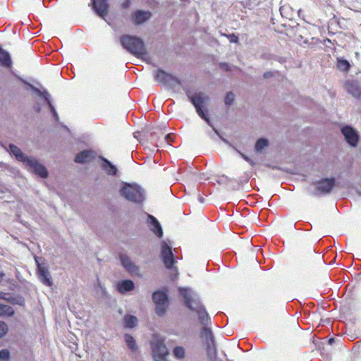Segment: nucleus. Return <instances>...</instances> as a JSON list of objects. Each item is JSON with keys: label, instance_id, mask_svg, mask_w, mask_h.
I'll use <instances>...</instances> for the list:
<instances>
[{"label": "nucleus", "instance_id": "nucleus-1", "mask_svg": "<svg viewBox=\"0 0 361 361\" xmlns=\"http://www.w3.org/2000/svg\"><path fill=\"white\" fill-rule=\"evenodd\" d=\"M179 292L185 300V305L197 313L200 324L204 326L201 331V336L206 345L214 343V335L208 326L211 324V320L205 308L200 303L198 295L188 288H179Z\"/></svg>", "mask_w": 361, "mask_h": 361}, {"label": "nucleus", "instance_id": "nucleus-2", "mask_svg": "<svg viewBox=\"0 0 361 361\" xmlns=\"http://www.w3.org/2000/svg\"><path fill=\"white\" fill-rule=\"evenodd\" d=\"M123 47L137 58H142L147 54V50L142 39L135 36L123 35L120 39Z\"/></svg>", "mask_w": 361, "mask_h": 361}, {"label": "nucleus", "instance_id": "nucleus-3", "mask_svg": "<svg viewBox=\"0 0 361 361\" xmlns=\"http://www.w3.org/2000/svg\"><path fill=\"white\" fill-rule=\"evenodd\" d=\"M188 99L191 102L195 108L197 115L204 119L209 126L212 127V123L205 114L203 108L207 104L209 101V97L203 92H199L191 94L190 92H186Z\"/></svg>", "mask_w": 361, "mask_h": 361}, {"label": "nucleus", "instance_id": "nucleus-4", "mask_svg": "<svg viewBox=\"0 0 361 361\" xmlns=\"http://www.w3.org/2000/svg\"><path fill=\"white\" fill-rule=\"evenodd\" d=\"M120 193L126 200L135 203H142L145 200L143 189L135 183H125L120 189Z\"/></svg>", "mask_w": 361, "mask_h": 361}, {"label": "nucleus", "instance_id": "nucleus-5", "mask_svg": "<svg viewBox=\"0 0 361 361\" xmlns=\"http://www.w3.org/2000/svg\"><path fill=\"white\" fill-rule=\"evenodd\" d=\"M154 78L157 82L170 89H174L181 85L180 79L161 68L154 71Z\"/></svg>", "mask_w": 361, "mask_h": 361}, {"label": "nucleus", "instance_id": "nucleus-6", "mask_svg": "<svg viewBox=\"0 0 361 361\" xmlns=\"http://www.w3.org/2000/svg\"><path fill=\"white\" fill-rule=\"evenodd\" d=\"M161 256L166 268L173 269L175 271V276L178 275L176 267H173L174 257L171 250V247L166 241H162L161 244Z\"/></svg>", "mask_w": 361, "mask_h": 361}, {"label": "nucleus", "instance_id": "nucleus-7", "mask_svg": "<svg viewBox=\"0 0 361 361\" xmlns=\"http://www.w3.org/2000/svg\"><path fill=\"white\" fill-rule=\"evenodd\" d=\"M151 347L156 361L164 359L168 355V349L164 343V341L159 336L153 337L151 341Z\"/></svg>", "mask_w": 361, "mask_h": 361}, {"label": "nucleus", "instance_id": "nucleus-8", "mask_svg": "<svg viewBox=\"0 0 361 361\" xmlns=\"http://www.w3.org/2000/svg\"><path fill=\"white\" fill-rule=\"evenodd\" d=\"M152 300L156 304V313L159 316H163L166 312L168 303V296L166 293L157 290L152 294Z\"/></svg>", "mask_w": 361, "mask_h": 361}, {"label": "nucleus", "instance_id": "nucleus-9", "mask_svg": "<svg viewBox=\"0 0 361 361\" xmlns=\"http://www.w3.org/2000/svg\"><path fill=\"white\" fill-rule=\"evenodd\" d=\"M25 165L28 167L29 171L41 178H45L48 176V171L46 168L35 158L30 157Z\"/></svg>", "mask_w": 361, "mask_h": 361}, {"label": "nucleus", "instance_id": "nucleus-10", "mask_svg": "<svg viewBox=\"0 0 361 361\" xmlns=\"http://www.w3.org/2000/svg\"><path fill=\"white\" fill-rule=\"evenodd\" d=\"M31 90L35 92L38 96L42 97L44 100V102L47 103V104L49 106L51 112L53 114V116L55 118L56 121L59 120V115L57 112L56 111L55 108L54 107L53 104H51V99H50V95L49 92L47 90L41 91L39 89L35 87L31 84L27 83Z\"/></svg>", "mask_w": 361, "mask_h": 361}, {"label": "nucleus", "instance_id": "nucleus-11", "mask_svg": "<svg viewBox=\"0 0 361 361\" xmlns=\"http://www.w3.org/2000/svg\"><path fill=\"white\" fill-rule=\"evenodd\" d=\"M341 133L343 135L346 142L352 147L357 145L359 135L357 131L351 126H345L341 128Z\"/></svg>", "mask_w": 361, "mask_h": 361}, {"label": "nucleus", "instance_id": "nucleus-12", "mask_svg": "<svg viewBox=\"0 0 361 361\" xmlns=\"http://www.w3.org/2000/svg\"><path fill=\"white\" fill-rule=\"evenodd\" d=\"M35 260L37 267L39 279L44 285L47 286H51L52 281L48 269L39 262V259L37 257H35Z\"/></svg>", "mask_w": 361, "mask_h": 361}, {"label": "nucleus", "instance_id": "nucleus-13", "mask_svg": "<svg viewBox=\"0 0 361 361\" xmlns=\"http://www.w3.org/2000/svg\"><path fill=\"white\" fill-rule=\"evenodd\" d=\"M90 4L95 13L102 18L105 20L108 13L109 5L107 0H91Z\"/></svg>", "mask_w": 361, "mask_h": 361}, {"label": "nucleus", "instance_id": "nucleus-14", "mask_svg": "<svg viewBox=\"0 0 361 361\" xmlns=\"http://www.w3.org/2000/svg\"><path fill=\"white\" fill-rule=\"evenodd\" d=\"M120 260L122 266L126 269L128 272L134 276H140V268L135 265L126 255H121Z\"/></svg>", "mask_w": 361, "mask_h": 361}, {"label": "nucleus", "instance_id": "nucleus-15", "mask_svg": "<svg viewBox=\"0 0 361 361\" xmlns=\"http://www.w3.org/2000/svg\"><path fill=\"white\" fill-rule=\"evenodd\" d=\"M335 185V180L334 178H323L317 183V190L322 194L326 195L329 193Z\"/></svg>", "mask_w": 361, "mask_h": 361}, {"label": "nucleus", "instance_id": "nucleus-16", "mask_svg": "<svg viewBox=\"0 0 361 361\" xmlns=\"http://www.w3.org/2000/svg\"><path fill=\"white\" fill-rule=\"evenodd\" d=\"M345 88L354 97L360 98L361 97V86L357 81H347L345 84Z\"/></svg>", "mask_w": 361, "mask_h": 361}, {"label": "nucleus", "instance_id": "nucleus-17", "mask_svg": "<svg viewBox=\"0 0 361 361\" xmlns=\"http://www.w3.org/2000/svg\"><path fill=\"white\" fill-rule=\"evenodd\" d=\"M147 221L148 224L150 225L151 231L159 238H161L163 235L162 228L157 221V219L154 217L152 215H147Z\"/></svg>", "mask_w": 361, "mask_h": 361}, {"label": "nucleus", "instance_id": "nucleus-18", "mask_svg": "<svg viewBox=\"0 0 361 361\" xmlns=\"http://www.w3.org/2000/svg\"><path fill=\"white\" fill-rule=\"evenodd\" d=\"M8 150L9 151V152L11 154H13L16 157V159L18 161H20V162L23 163L24 164L26 163L27 160H28V159L30 158L27 156H26L21 151V149L19 147H18L17 146H16L13 144H10L8 145Z\"/></svg>", "mask_w": 361, "mask_h": 361}, {"label": "nucleus", "instance_id": "nucleus-19", "mask_svg": "<svg viewBox=\"0 0 361 361\" xmlns=\"http://www.w3.org/2000/svg\"><path fill=\"white\" fill-rule=\"evenodd\" d=\"M152 16L149 11L137 10L135 12L133 19L135 25H141L148 20Z\"/></svg>", "mask_w": 361, "mask_h": 361}, {"label": "nucleus", "instance_id": "nucleus-20", "mask_svg": "<svg viewBox=\"0 0 361 361\" xmlns=\"http://www.w3.org/2000/svg\"><path fill=\"white\" fill-rule=\"evenodd\" d=\"M94 157V153L91 150H84L78 154L75 157V161L79 164H84L91 161Z\"/></svg>", "mask_w": 361, "mask_h": 361}, {"label": "nucleus", "instance_id": "nucleus-21", "mask_svg": "<svg viewBox=\"0 0 361 361\" xmlns=\"http://www.w3.org/2000/svg\"><path fill=\"white\" fill-rule=\"evenodd\" d=\"M101 159L102 161L101 167L105 173L109 176H116L118 172L116 166L104 157H101Z\"/></svg>", "mask_w": 361, "mask_h": 361}, {"label": "nucleus", "instance_id": "nucleus-22", "mask_svg": "<svg viewBox=\"0 0 361 361\" xmlns=\"http://www.w3.org/2000/svg\"><path fill=\"white\" fill-rule=\"evenodd\" d=\"M117 290L121 293H125L134 289L135 285L133 281L130 279L123 280L117 283Z\"/></svg>", "mask_w": 361, "mask_h": 361}, {"label": "nucleus", "instance_id": "nucleus-23", "mask_svg": "<svg viewBox=\"0 0 361 361\" xmlns=\"http://www.w3.org/2000/svg\"><path fill=\"white\" fill-rule=\"evenodd\" d=\"M11 59L9 53L0 48V64L3 67H10L11 66Z\"/></svg>", "mask_w": 361, "mask_h": 361}, {"label": "nucleus", "instance_id": "nucleus-24", "mask_svg": "<svg viewBox=\"0 0 361 361\" xmlns=\"http://www.w3.org/2000/svg\"><path fill=\"white\" fill-rule=\"evenodd\" d=\"M173 355L177 360H183L186 355V350L183 346H176L173 349Z\"/></svg>", "mask_w": 361, "mask_h": 361}, {"label": "nucleus", "instance_id": "nucleus-25", "mask_svg": "<svg viewBox=\"0 0 361 361\" xmlns=\"http://www.w3.org/2000/svg\"><path fill=\"white\" fill-rule=\"evenodd\" d=\"M14 312L12 307L0 304V317H11L13 315Z\"/></svg>", "mask_w": 361, "mask_h": 361}, {"label": "nucleus", "instance_id": "nucleus-26", "mask_svg": "<svg viewBox=\"0 0 361 361\" xmlns=\"http://www.w3.org/2000/svg\"><path fill=\"white\" fill-rule=\"evenodd\" d=\"M137 324V319L133 315H127L124 317V325L126 328H133Z\"/></svg>", "mask_w": 361, "mask_h": 361}, {"label": "nucleus", "instance_id": "nucleus-27", "mask_svg": "<svg viewBox=\"0 0 361 361\" xmlns=\"http://www.w3.org/2000/svg\"><path fill=\"white\" fill-rule=\"evenodd\" d=\"M350 67V63L343 59H337V68L341 71H348Z\"/></svg>", "mask_w": 361, "mask_h": 361}, {"label": "nucleus", "instance_id": "nucleus-28", "mask_svg": "<svg viewBox=\"0 0 361 361\" xmlns=\"http://www.w3.org/2000/svg\"><path fill=\"white\" fill-rule=\"evenodd\" d=\"M125 341L128 347L132 350L135 351L137 350V345L135 339L133 336L129 334H125L124 336Z\"/></svg>", "mask_w": 361, "mask_h": 361}, {"label": "nucleus", "instance_id": "nucleus-29", "mask_svg": "<svg viewBox=\"0 0 361 361\" xmlns=\"http://www.w3.org/2000/svg\"><path fill=\"white\" fill-rule=\"evenodd\" d=\"M206 345H207V357L210 360H214L215 359L216 355L214 343L212 344H207Z\"/></svg>", "mask_w": 361, "mask_h": 361}, {"label": "nucleus", "instance_id": "nucleus-30", "mask_svg": "<svg viewBox=\"0 0 361 361\" xmlns=\"http://www.w3.org/2000/svg\"><path fill=\"white\" fill-rule=\"evenodd\" d=\"M269 142L265 138L259 139L255 144V150L257 152H260L264 147H267Z\"/></svg>", "mask_w": 361, "mask_h": 361}, {"label": "nucleus", "instance_id": "nucleus-31", "mask_svg": "<svg viewBox=\"0 0 361 361\" xmlns=\"http://www.w3.org/2000/svg\"><path fill=\"white\" fill-rule=\"evenodd\" d=\"M234 99H235V95L233 92H228L226 97H225V104L227 106H231L233 101H234Z\"/></svg>", "mask_w": 361, "mask_h": 361}, {"label": "nucleus", "instance_id": "nucleus-32", "mask_svg": "<svg viewBox=\"0 0 361 361\" xmlns=\"http://www.w3.org/2000/svg\"><path fill=\"white\" fill-rule=\"evenodd\" d=\"M96 290L98 294L101 295H104L106 294L105 288L101 284L100 281L97 280V284L96 286Z\"/></svg>", "mask_w": 361, "mask_h": 361}, {"label": "nucleus", "instance_id": "nucleus-33", "mask_svg": "<svg viewBox=\"0 0 361 361\" xmlns=\"http://www.w3.org/2000/svg\"><path fill=\"white\" fill-rule=\"evenodd\" d=\"M8 331V326L4 322H0V338L3 337Z\"/></svg>", "mask_w": 361, "mask_h": 361}, {"label": "nucleus", "instance_id": "nucleus-34", "mask_svg": "<svg viewBox=\"0 0 361 361\" xmlns=\"http://www.w3.org/2000/svg\"><path fill=\"white\" fill-rule=\"evenodd\" d=\"M9 357V351L8 350H0V359L6 360Z\"/></svg>", "mask_w": 361, "mask_h": 361}, {"label": "nucleus", "instance_id": "nucleus-35", "mask_svg": "<svg viewBox=\"0 0 361 361\" xmlns=\"http://www.w3.org/2000/svg\"><path fill=\"white\" fill-rule=\"evenodd\" d=\"M231 43H237L238 42V37L235 34H231L226 35Z\"/></svg>", "mask_w": 361, "mask_h": 361}, {"label": "nucleus", "instance_id": "nucleus-36", "mask_svg": "<svg viewBox=\"0 0 361 361\" xmlns=\"http://www.w3.org/2000/svg\"><path fill=\"white\" fill-rule=\"evenodd\" d=\"M238 152L240 154V156L246 161H247L251 166H254L255 164V162L250 159L247 156H246L245 154L240 152L238 151Z\"/></svg>", "mask_w": 361, "mask_h": 361}, {"label": "nucleus", "instance_id": "nucleus-37", "mask_svg": "<svg viewBox=\"0 0 361 361\" xmlns=\"http://www.w3.org/2000/svg\"><path fill=\"white\" fill-rule=\"evenodd\" d=\"M130 0H126L124 2L122 3V8H127L130 6Z\"/></svg>", "mask_w": 361, "mask_h": 361}, {"label": "nucleus", "instance_id": "nucleus-38", "mask_svg": "<svg viewBox=\"0 0 361 361\" xmlns=\"http://www.w3.org/2000/svg\"><path fill=\"white\" fill-rule=\"evenodd\" d=\"M272 75H273L272 72H266L264 73V78H269V77H271Z\"/></svg>", "mask_w": 361, "mask_h": 361}, {"label": "nucleus", "instance_id": "nucleus-39", "mask_svg": "<svg viewBox=\"0 0 361 361\" xmlns=\"http://www.w3.org/2000/svg\"><path fill=\"white\" fill-rule=\"evenodd\" d=\"M34 109L35 110L37 111V112H39L40 110H41V107L39 106V105L38 104H36L35 106H34Z\"/></svg>", "mask_w": 361, "mask_h": 361}, {"label": "nucleus", "instance_id": "nucleus-40", "mask_svg": "<svg viewBox=\"0 0 361 361\" xmlns=\"http://www.w3.org/2000/svg\"><path fill=\"white\" fill-rule=\"evenodd\" d=\"M228 67H229V65L227 64V63H223L221 64V68L226 70V71H228Z\"/></svg>", "mask_w": 361, "mask_h": 361}, {"label": "nucleus", "instance_id": "nucleus-41", "mask_svg": "<svg viewBox=\"0 0 361 361\" xmlns=\"http://www.w3.org/2000/svg\"><path fill=\"white\" fill-rule=\"evenodd\" d=\"M328 342L330 345H332L334 343V338H329Z\"/></svg>", "mask_w": 361, "mask_h": 361}, {"label": "nucleus", "instance_id": "nucleus-42", "mask_svg": "<svg viewBox=\"0 0 361 361\" xmlns=\"http://www.w3.org/2000/svg\"><path fill=\"white\" fill-rule=\"evenodd\" d=\"M170 134H167L166 136H165V140L168 142L169 140H170Z\"/></svg>", "mask_w": 361, "mask_h": 361}, {"label": "nucleus", "instance_id": "nucleus-43", "mask_svg": "<svg viewBox=\"0 0 361 361\" xmlns=\"http://www.w3.org/2000/svg\"><path fill=\"white\" fill-rule=\"evenodd\" d=\"M5 276V274L3 272H0V281L3 279V277Z\"/></svg>", "mask_w": 361, "mask_h": 361}, {"label": "nucleus", "instance_id": "nucleus-44", "mask_svg": "<svg viewBox=\"0 0 361 361\" xmlns=\"http://www.w3.org/2000/svg\"><path fill=\"white\" fill-rule=\"evenodd\" d=\"M4 293L3 292H0V298H4Z\"/></svg>", "mask_w": 361, "mask_h": 361}, {"label": "nucleus", "instance_id": "nucleus-45", "mask_svg": "<svg viewBox=\"0 0 361 361\" xmlns=\"http://www.w3.org/2000/svg\"><path fill=\"white\" fill-rule=\"evenodd\" d=\"M213 129H214V132H215L217 135H219V133H218L217 130H216L214 128H213Z\"/></svg>", "mask_w": 361, "mask_h": 361}]
</instances>
